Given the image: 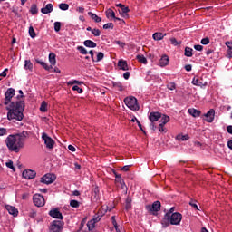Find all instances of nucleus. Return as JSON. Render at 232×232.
Masks as SVG:
<instances>
[{"label":"nucleus","instance_id":"603ef678","mask_svg":"<svg viewBox=\"0 0 232 232\" xmlns=\"http://www.w3.org/2000/svg\"><path fill=\"white\" fill-rule=\"evenodd\" d=\"M227 57L229 59H232V47L231 46H227Z\"/></svg>","mask_w":232,"mask_h":232},{"label":"nucleus","instance_id":"58836bf2","mask_svg":"<svg viewBox=\"0 0 232 232\" xmlns=\"http://www.w3.org/2000/svg\"><path fill=\"white\" fill-rule=\"evenodd\" d=\"M30 12L33 15H35V14H37V12H38L37 5H35V4L32 5Z\"/></svg>","mask_w":232,"mask_h":232},{"label":"nucleus","instance_id":"13d9d810","mask_svg":"<svg viewBox=\"0 0 232 232\" xmlns=\"http://www.w3.org/2000/svg\"><path fill=\"white\" fill-rule=\"evenodd\" d=\"M170 43L171 44H173L174 46H177V44H179V42H177L176 38H170Z\"/></svg>","mask_w":232,"mask_h":232},{"label":"nucleus","instance_id":"4d7b16f0","mask_svg":"<svg viewBox=\"0 0 232 232\" xmlns=\"http://www.w3.org/2000/svg\"><path fill=\"white\" fill-rule=\"evenodd\" d=\"M201 44H209V38L206 37L201 40Z\"/></svg>","mask_w":232,"mask_h":232},{"label":"nucleus","instance_id":"49530a36","mask_svg":"<svg viewBox=\"0 0 232 232\" xmlns=\"http://www.w3.org/2000/svg\"><path fill=\"white\" fill-rule=\"evenodd\" d=\"M92 35H94V37H99V35H101V30H99V29H92Z\"/></svg>","mask_w":232,"mask_h":232},{"label":"nucleus","instance_id":"39448f33","mask_svg":"<svg viewBox=\"0 0 232 232\" xmlns=\"http://www.w3.org/2000/svg\"><path fill=\"white\" fill-rule=\"evenodd\" d=\"M64 223L61 220H53L49 226V232H61L63 231Z\"/></svg>","mask_w":232,"mask_h":232},{"label":"nucleus","instance_id":"5fc2aeb1","mask_svg":"<svg viewBox=\"0 0 232 232\" xmlns=\"http://www.w3.org/2000/svg\"><path fill=\"white\" fill-rule=\"evenodd\" d=\"M8 131L5 128H0V137H3V135H6Z\"/></svg>","mask_w":232,"mask_h":232},{"label":"nucleus","instance_id":"f257e3e1","mask_svg":"<svg viewBox=\"0 0 232 232\" xmlns=\"http://www.w3.org/2000/svg\"><path fill=\"white\" fill-rule=\"evenodd\" d=\"M30 137V132L24 130L21 133L10 134L5 139V144L9 151H14V153H19L23 148H24V143L26 139Z\"/></svg>","mask_w":232,"mask_h":232},{"label":"nucleus","instance_id":"bb28decb","mask_svg":"<svg viewBox=\"0 0 232 232\" xmlns=\"http://www.w3.org/2000/svg\"><path fill=\"white\" fill-rule=\"evenodd\" d=\"M113 88H116L119 92H124V86L120 82H114Z\"/></svg>","mask_w":232,"mask_h":232},{"label":"nucleus","instance_id":"c756f323","mask_svg":"<svg viewBox=\"0 0 232 232\" xmlns=\"http://www.w3.org/2000/svg\"><path fill=\"white\" fill-rule=\"evenodd\" d=\"M185 55L186 57H193V49L191 47H186Z\"/></svg>","mask_w":232,"mask_h":232},{"label":"nucleus","instance_id":"09e8293b","mask_svg":"<svg viewBox=\"0 0 232 232\" xmlns=\"http://www.w3.org/2000/svg\"><path fill=\"white\" fill-rule=\"evenodd\" d=\"M164 126H166V124H164V123H160L159 125L158 129H159V131H160V133H164V131H166V127H164Z\"/></svg>","mask_w":232,"mask_h":232},{"label":"nucleus","instance_id":"20e7f679","mask_svg":"<svg viewBox=\"0 0 232 232\" xmlns=\"http://www.w3.org/2000/svg\"><path fill=\"white\" fill-rule=\"evenodd\" d=\"M125 105L129 110L132 111H139L140 110V106L139 105V102L135 96H128L124 99Z\"/></svg>","mask_w":232,"mask_h":232},{"label":"nucleus","instance_id":"aec40b11","mask_svg":"<svg viewBox=\"0 0 232 232\" xmlns=\"http://www.w3.org/2000/svg\"><path fill=\"white\" fill-rule=\"evenodd\" d=\"M189 115H191L192 117H199L201 114H202V111L197 110V109H194V108H191V109H188V110Z\"/></svg>","mask_w":232,"mask_h":232},{"label":"nucleus","instance_id":"774afa93","mask_svg":"<svg viewBox=\"0 0 232 232\" xmlns=\"http://www.w3.org/2000/svg\"><path fill=\"white\" fill-rule=\"evenodd\" d=\"M227 146L230 150H232V140H228Z\"/></svg>","mask_w":232,"mask_h":232},{"label":"nucleus","instance_id":"4be33fe9","mask_svg":"<svg viewBox=\"0 0 232 232\" xmlns=\"http://www.w3.org/2000/svg\"><path fill=\"white\" fill-rule=\"evenodd\" d=\"M88 15L89 17H91V19H92V21H94L95 23H101V21H102V18L99 17L97 14L92 13V12H88Z\"/></svg>","mask_w":232,"mask_h":232},{"label":"nucleus","instance_id":"3c124183","mask_svg":"<svg viewBox=\"0 0 232 232\" xmlns=\"http://www.w3.org/2000/svg\"><path fill=\"white\" fill-rule=\"evenodd\" d=\"M104 30H108V28H111V30H113V23L105 24L103 25Z\"/></svg>","mask_w":232,"mask_h":232},{"label":"nucleus","instance_id":"b1692460","mask_svg":"<svg viewBox=\"0 0 232 232\" xmlns=\"http://www.w3.org/2000/svg\"><path fill=\"white\" fill-rule=\"evenodd\" d=\"M56 55L53 53H51L49 54V63H51V66H55L57 64V60L55 59Z\"/></svg>","mask_w":232,"mask_h":232},{"label":"nucleus","instance_id":"412c9836","mask_svg":"<svg viewBox=\"0 0 232 232\" xmlns=\"http://www.w3.org/2000/svg\"><path fill=\"white\" fill-rule=\"evenodd\" d=\"M115 184H118L121 186V188H124V179L121 176V174L115 173Z\"/></svg>","mask_w":232,"mask_h":232},{"label":"nucleus","instance_id":"f3484780","mask_svg":"<svg viewBox=\"0 0 232 232\" xmlns=\"http://www.w3.org/2000/svg\"><path fill=\"white\" fill-rule=\"evenodd\" d=\"M160 117H162V113L160 112H150L149 115V120L150 122H157Z\"/></svg>","mask_w":232,"mask_h":232},{"label":"nucleus","instance_id":"de8ad7c7","mask_svg":"<svg viewBox=\"0 0 232 232\" xmlns=\"http://www.w3.org/2000/svg\"><path fill=\"white\" fill-rule=\"evenodd\" d=\"M73 92H77V93H82L83 90L82 88L79 87L78 85H74L72 87Z\"/></svg>","mask_w":232,"mask_h":232},{"label":"nucleus","instance_id":"c9c22d12","mask_svg":"<svg viewBox=\"0 0 232 232\" xmlns=\"http://www.w3.org/2000/svg\"><path fill=\"white\" fill-rule=\"evenodd\" d=\"M137 59L139 63H141L142 64H146L148 63V60L146 59V57H144V55H138Z\"/></svg>","mask_w":232,"mask_h":232},{"label":"nucleus","instance_id":"393cba45","mask_svg":"<svg viewBox=\"0 0 232 232\" xmlns=\"http://www.w3.org/2000/svg\"><path fill=\"white\" fill-rule=\"evenodd\" d=\"M106 17L108 19H117L119 21V18L115 17V12H113V10H111V9H108L106 11Z\"/></svg>","mask_w":232,"mask_h":232},{"label":"nucleus","instance_id":"72a5a7b5","mask_svg":"<svg viewBox=\"0 0 232 232\" xmlns=\"http://www.w3.org/2000/svg\"><path fill=\"white\" fill-rule=\"evenodd\" d=\"M29 35L32 37V39H35L37 37V34H35V30L34 29V26L29 27Z\"/></svg>","mask_w":232,"mask_h":232},{"label":"nucleus","instance_id":"338daca9","mask_svg":"<svg viewBox=\"0 0 232 232\" xmlns=\"http://www.w3.org/2000/svg\"><path fill=\"white\" fill-rule=\"evenodd\" d=\"M227 133H230V135H232V125L227 127Z\"/></svg>","mask_w":232,"mask_h":232},{"label":"nucleus","instance_id":"864d4df0","mask_svg":"<svg viewBox=\"0 0 232 232\" xmlns=\"http://www.w3.org/2000/svg\"><path fill=\"white\" fill-rule=\"evenodd\" d=\"M111 220H112V225H113L114 228L117 229V227H119V225L117 224V220L115 219V216L111 217Z\"/></svg>","mask_w":232,"mask_h":232},{"label":"nucleus","instance_id":"79ce46f5","mask_svg":"<svg viewBox=\"0 0 232 232\" xmlns=\"http://www.w3.org/2000/svg\"><path fill=\"white\" fill-rule=\"evenodd\" d=\"M128 12H130V8H128L126 5H123L122 7H121V9L119 10L120 14H128Z\"/></svg>","mask_w":232,"mask_h":232},{"label":"nucleus","instance_id":"7ed1b4c3","mask_svg":"<svg viewBox=\"0 0 232 232\" xmlns=\"http://www.w3.org/2000/svg\"><path fill=\"white\" fill-rule=\"evenodd\" d=\"M166 220H168V222H169L171 226H179V224L182 222V214L179 212H175V213L168 212L165 214L164 219L162 220L161 224H164Z\"/></svg>","mask_w":232,"mask_h":232},{"label":"nucleus","instance_id":"0eeeda50","mask_svg":"<svg viewBox=\"0 0 232 232\" xmlns=\"http://www.w3.org/2000/svg\"><path fill=\"white\" fill-rule=\"evenodd\" d=\"M160 201H155L154 203H152V205H146L145 209H147L149 213L157 215V213H159V210L160 209Z\"/></svg>","mask_w":232,"mask_h":232},{"label":"nucleus","instance_id":"7c9ffc66","mask_svg":"<svg viewBox=\"0 0 232 232\" xmlns=\"http://www.w3.org/2000/svg\"><path fill=\"white\" fill-rule=\"evenodd\" d=\"M38 64H41V66H43V68H44V70H47V72H50V70H52V65L49 66L48 63H44V62H41V61H38L37 62Z\"/></svg>","mask_w":232,"mask_h":232},{"label":"nucleus","instance_id":"5701e85b","mask_svg":"<svg viewBox=\"0 0 232 232\" xmlns=\"http://www.w3.org/2000/svg\"><path fill=\"white\" fill-rule=\"evenodd\" d=\"M84 46H86L87 48H96L97 47V44L92 40H86L83 43Z\"/></svg>","mask_w":232,"mask_h":232},{"label":"nucleus","instance_id":"4c0bfd02","mask_svg":"<svg viewBox=\"0 0 232 232\" xmlns=\"http://www.w3.org/2000/svg\"><path fill=\"white\" fill-rule=\"evenodd\" d=\"M167 88L170 91L177 90V84L175 82H169L167 83Z\"/></svg>","mask_w":232,"mask_h":232},{"label":"nucleus","instance_id":"9b49d317","mask_svg":"<svg viewBox=\"0 0 232 232\" xmlns=\"http://www.w3.org/2000/svg\"><path fill=\"white\" fill-rule=\"evenodd\" d=\"M203 117H205L203 121H206V122H213L215 121V109H210Z\"/></svg>","mask_w":232,"mask_h":232},{"label":"nucleus","instance_id":"bf43d9fd","mask_svg":"<svg viewBox=\"0 0 232 232\" xmlns=\"http://www.w3.org/2000/svg\"><path fill=\"white\" fill-rule=\"evenodd\" d=\"M37 213L34 210H32L30 213H29V217H31V218H35Z\"/></svg>","mask_w":232,"mask_h":232},{"label":"nucleus","instance_id":"0e129e2a","mask_svg":"<svg viewBox=\"0 0 232 232\" xmlns=\"http://www.w3.org/2000/svg\"><path fill=\"white\" fill-rule=\"evenodd\" d=\"M76 12H79V14H84V7H77Z\"/></svg>","mask_w":232,"mask_h":232},{"label":"nucleus","instance_id":"4468645a","mask_svg":"<svg viewBox=\"0 0 232 232\" xmlns=\"http://www.w3.org/2000/svg\"><path fill=\"white\" fill-rule=\"evenodd\" d=\"M192 84L194 86H200L202 88V86H208V82H204L202 78L194 77L192 80Z\"/></svg>","mask_w":232,"mask_h":232},{"label":"nucleus","instance_id":"cd10ccee","mask_svg":"<svg viewBox=\"0 0 232 232\" xmlns=\"http://www.w3.org/2000/svg\"><path fill=\"white\" fill-rule=\"evenodd\" d=\"M40 111H42V113H46V111H48V102H46L45 101H44V102L41 103Z\"/></svg>","mask_w":232,"mask_h":232},{"label":"nucleus","instance_id":"c03bdc74","mask_svg":"<svg viewBox=\"0 0 232 232\" xmlns=\"http://www.w3.org/2000/svg\"><path fill=\"white\" fill-rule=\"evenodd\" d=\"M78 50L80 53H82V55H88V51L86 50V48L80 46L78 47Z\"/></svg>","mask_w":232,"mask_h":232},{"label":"nucleus","instance_id":"e2e57ef3","mask_svg":"<svg viewBox=\"0 0 232 232\" xmlns=\"http://www.w3.org/2000/svg\"><path fill=\"white\" fill-rule=\"evenodd\" d=\"M123 78L128 81V79H130V72H126L123 73Z\"/></svg>","mask_w":232,"mask_h":232},{"label":"nucleus","instance_id":"052dcab7","mask_svg":"<svg viewBox=\"0 0 232 232\" xmlns=\"http://www.w3.org/2000/svg\"><path fill=\"white\" fill-rule=\"evenodd\" d=\"M100 220H101V218L99 216H96L91 221H92L95 224V223L99 222Z\"/></svg>","mask_w":232,"mask_h":232},{"label":"nucleus","instance_id":"a18cd8bd","mask_svg":"<svg viewBox=\"0 0 232 232\" xmlns=\"http://www.w3.org/2000/svg\"><path fill=\"white\" fill-rule=\"evenodd\" d=\"M87 227H88L89 231H92L93 227H95V223L93 221H89L87 223Z\"/></svg>","mask_w":232,"mask_h":232},{"label":"nucleus","instance_id":"9d476101","mask_svg":"<svg viewBox=\"0 0 232 232\" xmlns=\"http://www.w3.org/2000/svg\"><path fill=\"white\" fill-rule=\"evenodd\" d=\"M55 179H57L55 174L48 173L41 178V182H43V184H53V182H55Z\"/></svg>","mask_w":232,"mask_h":232},{"label":"nucleus","instance_id":"c85d7f7f","mask_svg":"<svg viewBox=\"0 0 232 232\" xmlns=\"http://www.w3.org/2000/svg\"><path fill=\"white\" fill-rule=\"evenodd\" d=\"M154 41H162L164 39V34L162 33H155L153 34Z\"/></svg>","mask_w":232,"mask_h":232},{"label":"nucleus","instance_id":"2f4dec72","mask_svg":"<svg viewBox=\"0 0 232 232\" xmlns=\"http://www.w3.org/2000/svg\"><path fill=\"white\" fill-rule=\"evenodd\" d=\"M5 166L9 168V169L15 171V167H14V161H12V160H8L7 162H5Z\"/></svg>","mask_w":232,"mask_h":232},{"label":"nucleus","instance_id":"6ab92c4d","mask_svg":"<svg viewBox=\"0 0 232 232\" xmlns=\"http://www.w3.org/2000/svg\"><path fill=\"white\" fill-rule=\"evenodd\" d=\"M42 14H52L53 12V5L52 4H47L45 7L41 9Z\"/></svg>","mask_w":232,"mask_h":232},{"label":"nucleus","instance_id":"6e6d98bb","mask_svg":"<svg viewBox=\"0 0 232 232\" xmlns=\"http://www.w3.org/2000/svg\"><path fill=\"white\" fill-rule=\"evenodd\" d=\"M194 48L198 51V52H202V50H204V47L200 44L198 45H194Z\"/></svg>","mask_w":232,"mask_h":232},{"label":"nucleus","instance_id":"423d86ee","mask_svg":"<svg viewBox=\"0 0 232 232\" xmlns=\"http://www.w3.org/2000/svg\"><path fill=\"white\" fill-rule=\"evenodd\" d=\"M14 95H15V90L14 88H9L5 93V101L4 104L5 106H10L12 102V99L14 98Z\"/></svg>","mask_w":232,"mask_h":232},{"label":"nucleus","instance_id":"e433bc0d","mask_svg":"<svg viewBox=\"0 0 232 232\" xmlns=\"http://www.w3.org/2000/svg\"><path fill=\"white\" fill-rule=\"evenodd\" d=\"M104 59V53L100 52L97 53V58L94 60L95 63H99L100 61H102Z\"/></svg>","mask_w":232,"mask_h":232},{"label":"nucleus","instance_id":"ddd939ff","mask_svg":"<svg viewBox=\"0 0 232 232\" xmlns=\"http://www.w3.org/2000/svg\"><path fill=\"white\" fill-rule=\"evenodd\" d=\"M49 215L53 218H58V220H63V213H61L58 208H53L49 211Z\"/></svg>","mask_w":232,"mask_h":232},{"label":"nucleus","instance_id":"ea45409f","mask_svg":"<svg viewBox=\"0 0 232 232\" xmlns=\"http://www.w3.org/2000/svg\"><path fill=\"white\" fill-rule=\"evenodd\" d=\"M83 82H79V81H77V80H72V81H69L68 82H67V85L68 86H73V84H79V85H81V84H82Z\"/></svg>","mask_w":232,"mask_h":232},{"label":"nucleus","instance_id":"a19ab883","mask_svg":"<svg viewBox=\"0 0 232 232\" xmlns=\"http://www.w3.org/2000/svg\"><path fill=\"white\" fill-rule=\"evenodd\" d=\"M189 206H191V208H193L194 209L198 211V205H197V201L196 200L191 199L189 201Z\"/></svg>","mask_w":232,"mask_h":232},{"label":"nucleus","instance_id":"a878e982","mask_svg":"<svg viewBox=\"0 0 232 232\" xmlns=\"http://www.w3.org/2000/svg\"><path fill=\"white\" fill-rule=\"evenodd\" d=\"M24 69L32 72V70H34V63H32V62L30 60H25L24 61Z\"/></svg>","mask_w":232,"mask_h":232},{"label":"nucleus","instance_id":"a211bd4d","mask_svg":"<svg viewBox=\"0 0 232 232\" xmlns=\"http://www.w3.org/2000/svg\"><path fill=\"white\" fill-rule=\"evenodd\" d=\"M169 64V57L168 55H163L160 60V65L164 68V66H168Z\"/></svg>","mask_w":232,"mask_h":232},{"label":"nucleus","instance_id":"680f3d73","mask_svg":"<svg viewBox=\"0 0 232 232\" xmlns=\"http://www.w3.org/2000/svg\"><path fill=\"white\" fill-rule=\"evenodd\" d=\"M7 72H8V69H5V70L0 73V77H6Z\"/></svg>","mask_w":232,"mask_h":232},{"label":"nucleus","instance_id":"6e6552de","mask_svg":"<svg viewBox=\"0 0 232 232\" xmlns=\"http://www.w3.org/2000/svg\"><path fill=\"white\" fill-rule=\"evenodd\" d=\"M42 139L44 141V144L48 150H53V146H55V141L52 139L46 132L42 133Z\"/></svg>","mask_w":232,"mask_h":232},{"label":"nucleus","instance_id":"1a4fd4ad","mask_svg":"<svg viewBox=\"0 0 232 232\" xmlns=\"http://www.w3.org/2000/svg\"><path fill=\"white\" fill-rule=\"evenodd\" d=\"M33 202L37 208H43V206H44V204L46 203L44 201V197L41 194H34L33 196Z\"/></svg>","mask_w":232,"mask_h":232},{"label":"nucleus","instance_id":"2eb2a0df","mask_svg":"<svg viewBox=\"0 0 232 232\" xmlns=\"http://www.w3.org/2000/svg\"><path fill=\"white\" fill-rule=\"evenodd\" d=\"M118 68L123 72H128V70H130V65H128L126 60H120L118 61Z\"/></svg>","mask_w":232,"mask_h":232},{"label":"nucleus","instance_id":"f8f14e48","mask_svg":"<svg viewBox=\"0 0 232 232\" xmlns=\"http://www.w3.org/2000/svg\"><path fill=\"white\" fill-rule=\"evenodd\" d=\"M37 175V172L32 169H25L23 171L22 176L24 179H26L27 180H31L32 179H35V176Z\"/></svg>","mask_w":232,"mask_h":232},{"label":"nucleus","instance_id":"dca6fc26","mask_svg":"<svg viewBox=\"0 0 232 232\" xmlns=\"http://www.w3.org/2000/svg\"><path fill=\"white\" fill-rule=\"evenodd\" d=\"M5 209L8 211L9 215H13V217H17V215H19V210L14 206L5 205Z\"/></svg>","mask_w":232,"mask_h":232},{"label":"nucleus","instance_id":"f704fd0d","mask_svg":"<svg viewBox=\"0 0 232 232\" xmlns=\"http://www.w3.org/2000/svg\"><path fill=\"white\" fill-rule=\"evenodd\" d=\"M71 208H79L81 206V203L75 199H72L70 201Z\"/></svg>","mask_w":232,"mask_h":232},{"label":"nucleus","instance_id":"8fccbe9b","mask_svg":"<svg viewBox=\"0 0 232 232\" xmlns=\"http://www.w3.org/2000/svg\"><path fill=\"white\" fill-rule=\"evenodd\" d=\"M54 30H55V32H60L61 31V22H55L54 23Z\"/></svg>","mask_w":232,"mask_h":232},{"label":"nucleus","instance_id":"473e14b6","mask_svg":"<svg viewBox=\"0 0 232 232\" xmlns=\"http://www.w3.org/2000/svg\"><path fill=\"white\" fill-rule=\"evenodd\" d=\"M161 121V124H168V121H169V116L166 115V114H161V117H160Z\"/></svg>","mask_w":232,"mask_h":232},{"label":"nucleus","instance_id":"f03ea898","mask_svg":"<svg viewBox=\"0 0 232 232\" xmlns=\"http://www.w3.org/2000/svg\"><path fill=\"white\" fill-rule=\"evenodd\" d=\"M7 119L8 121H13V122H21L24 118V102L18 101L16 102H11L8 106H6Z\"/></svg>","mask_w":232,"mask_h":232},{"label":"nucleus","instance_id":"69168bd1","mask_svg":"<svg viewBox=\"0 0 232 232\" xmlns=\"http://www.w3.org/2000/svg\"><path fill=\"white\" fill-rule=\"evenodd\" d=\"M182 140H189V135L186 134V135H183L181 136L180 138Z\"/></svg>","mask_w":232,"mask_h":232},{"label":"nucleus","instance_id":"37998d69","mask_svg":"<svg viewBox=\"0 0 232 232\" xmlns=\"http://www.w3.org/2000/svg\"><path fill=\"white\" fill-rule=\"evenodd\" d=\"M60 10L66 11L68 8H70V5L68 4L62 3L59 5Z\"/></svg>","mask_w":232,"mask_h":232}]
</instances>
